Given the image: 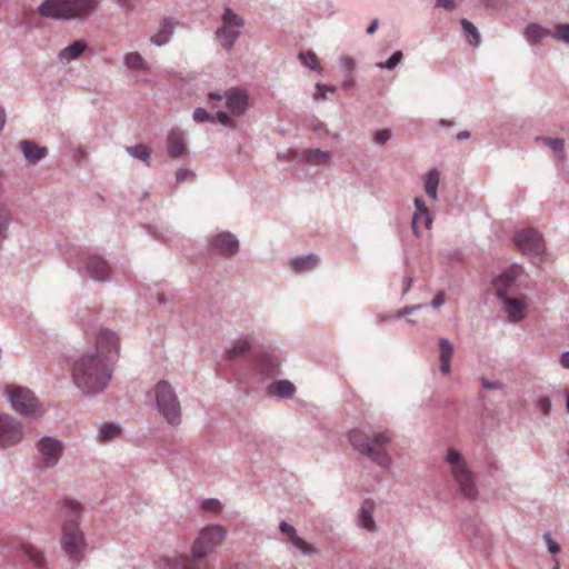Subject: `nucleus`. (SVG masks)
I'll use <instances>...</instances> for the list:
<instances>
[{
  "label": "nucleus",
  "instance_id": "e2e57ef3",
  "mask_svg": "<svg viewBox=\"0 0 569 569\" xmlns=\"http://www.w3.org/2000/svg\"><path fill=\"white\" fill-rule=\"evenodd\" d=\"M325 91L329 92V93H333L336 91V88L335 87H326Z\"/></svg>",
  "mask_w": 569,
  "mask_h": 569
},
{
  "label": "nucleus",
  "instance_id": "c756f323",
  "mask_svg": "<svg viewBox=\"0 0 569 569\" xmlns=\"http://www.w3.org/2000/svg\"><path fill=\"white\" fill-rule=\"evenodd\" d=\"M121 429L113 423H103L100 427V431H98V441L101 443H107L119 436Z\"/></svg>",
  "mask_w": 569,
  "mask_h": 569
},
{
  "label": "nucleus",
  "instance_id": "cd10ccee",
  "mask_svg": "<svg viewBox=\"0 0 569 569\" xmlns=\"http://www.w3.org/2000/svg\"><path fill=\"white\" fill-rule=\"evenodd\" d=\"M173 32V23L170 20H164L162 24H160L159 31L152 37H150V42L154 46H163L169 42L170 36Z\"/></svg>",
  "mask_w": 569,
  "mask_h": 569
},
{
  "label": "nucleus",
  "instance_id": "1a4fd4ad",
  "mask_svg": "<svg viewBox=\"0 0 569 569\" xmlns=\"http://www.w3.org/2000/svg\"><path fill=\"white\" fill-rule=\"evenodd\" d=\"M7 395H9L13 411L19 415L29 418L42 416V407L29 389L24 387H10L7 389Z\"/></svg>",
  "mask_w": 569,
  "mask_h": 569
},
{
  "label": "nucleus",
  "instance_id": "49530a36",
  "mask_svg": "<svg viewBox=\"0 0 569 569\" xmlns=\"http://www.w3.org/2000/svg\"><path fill=\"white\" fill-rule=\"evenodd\" d=\"M445 302L446 295H443V292H439L436 295V297H433L432 302H430V305H432L433 308H440V306H442Z\"/></svg>",
  "mask_w": 569,
  "mask_h": 569
},
{
  "label": "nucleus",
  "instance_id": "39448f33",
  "mask_svg": "<svg viewBox=\"0 0 569 569\" xmlns=\"http://www.w3.org/2000/svg\"><path fill=\"white\" fill-rule=\"evenodd\" d=\"M68 519L62 523L61 547L69 559L80 562L84 557V537L78 528V518L81 513V506L74 500L64 501Z\"/></svg>",
  "mask_w": 569,
  "mask_h": 569
},
{
  "label": "nucleus",
  "instance_id": "bf43d9fd",
  "mask_svg": "<svg viewBox=\"0 0 569 569\" xmlns=\"http://www.w3.org/2000/svg\"><path fill=\"white\" fill-rule=\"evenodd\" d=\"M222 97L217 93H209V102L218 101L220 102Z\"/></svg>",
  "mask_w": 569,
  "mask_h": 569
},
{
  "label": "nucleus",
  "instance_id": "69168bd1",
  "mask_svg": "<svg viewBox=\"0 0 569 569\" xmlns=\"http://www.w3.org/2000/svg\"><path fill=\"white\" fill-rule=\"evenodd\" d=\"M485 388H490V385L489 383H485Z\"/></svg>",
  "mask_w": 569,
  "mask_h": 569
},
{
  "label": "nucleus",
  "instance_id": "dca6fc26",
  "mask_svg": "<svg viewBox=\"0 0 569 569\" xmlns=\"http://www.w3.org/2000/svg\"><path fill=\"white\" fill-rule=\"evenodd\" d=\"M413 204H416V213H413L412 229L413 233L418 236L421 230L430 229L431 217L430 213H428L423 200L416 198V200H413Z\"/></svg>",
  "mask_w": 569,
  "mask_h": 569
},
{
  "label": "nucleus",
  "instance_id": "473e14b6",
  "mask_svg": "<svg viewBox=\"0 0 569 569\" xmlns=\"http://www.w3.org/2000/svg\"><path fill=\"white\" fill-rule=\"evenodd\" d=\"M461 28L462 31H465L466 37H468V42L471 46H478L480 41L479 32L477 31L476 27L469 22V20L463 19L461 20Z\"/></svg>",
  "mask_w": 569,
  "mask_h": 569
},
{
  "label": "nucleus",
  "instance_id": "423d86ee",
  "mask_svg": "<svg viewBox=\"0 0 569 569\" xmlns=\"http://www.w3.org/2000/svg\"><path fill=\"white\" fill-rule=\"evenodd\" d=\"M98 0H44L39 6V14L49 19H81L94 12Z\"/></svg>",
  "mask_w": 569,
  "mask_h": 569
},
{
  "label": "nucleus",
  "instance_id": "bb28decb",
  "mask_svg": "<svg viewBox=\"0 0 569 569\" xmlns=\"http://www.w3.org/2000/svg\"><path fill=\"white\" fill-rule=\"evenodd\" d=\"M547 37H551V30L538 24H528L527 29H525V38H527L528 42L531 44H537Z\"/></svg>",
  "mask_w": 569,
  "mask_h": 569
},
{
  "label": "nucleus",
  "instance_id": "4d7b16f0",
  "mask_svg": "<svg viewBox=\"0 0 569 569\" xmlns=\"http://www.w3.org/2000/svg\"><path fill=\"white\" fill-rule=\"evenodd\" d=\"M410 288H411V278L406 277V279H403L402 295L406 296L410 291Z\"/></svg>",
  "mask_w": 569,
  "mask_h": 569
},
{
  "label": "nucleus",
  "instance_id": "c9c22d12",
  "mask_svg": "<svg viewBox=\"0 0 569 569\" xmlns=\"http://www.w3.org/2000/svg\"><path fill=\"white\" fill-rule=\"evenodd\" d=\"M300 63L302 66L311 69V70H319V60L317 59L316 53L311 51H305L299 53Z\"/></svg>",
  "mask_w": 569,
  "mask_h": 569
},
{
  "label": "nucleus",
  "instance_id": "4be33fe9",
  "mask_svg": "<svg viewBox=\"0 0 569 569\" xmlns=\"http://www.w3.org/2000/svg\"><path fill=\"white\" fill-rule=\"evenodd\" d=\"M20 150H22L26 159H28L30 162H37L41 160L47 153V149L44 147H40L29 140L20 142Z\"/></svg>",
  "mask_w": 569,
  "mask_h": 569
},
{
  "label": "nucleus",
  "instance_id": "6ab92c4d",
  "mask_svg": "<svg viewBox=\"0 0 569 569\" xmlns=\"http://www.w3.org/2000/svg\"><path fill=\"white\" fill-rule=\"evenodd\" d=\"M302 160H305L306 164L312 167L327 166L330 162V152L308 149L302 151Z\"/></svg>",
  "mask_w": 569,
  "mask_h": 569
},
{
  "label": "nucleus",
  "instance_id": "5701e85b",
  "mask_svg": "<svg viewBox=\"0 0 569 569\" xmlns=\"http://www.w3.org/2000/svg\"><path fill=\"white\" fill-rule=\"evenodd\" d=\"M373 511L375 502L371 499L365 500L360 508V525L363 529L371 532L376 529L375 520L372 519Z\"/></svg>",
  "mask_w": 569,
  "mask_h": 569
},
{
  "label": "nucleus",
  "instance_id": "09e8293b",
  "mask_svg": "<svg viewBox=\"0 0 569 569\" xmlns=\"http://www.w3.org/2000/svg\"><path fill=\"white\" fill-rule=\"evenodd\" d=\"M547 547H549V552L552 555H557L560 551V547L558 543L550 539V537L546 536Z\"/></svg>",
  "mask_w": 569,
  "mask_h": 569
},
{
  "label": "nucleus",
  "instance_id": "393cba45",
  "mask_svg": "<svg viewBox=\"0 0 569 569\" xmlns=\"http://www.w3.org/2000/svg\"><path fill=\"white\" fill-rule=\"evenodd\" d=\"M20 551H22V555L28 557L29 561H31L34 567L39 569L43 568L46 559L43 558V553L40 549L31 543H22L20 545Z\"/></svg>",
  "mask_w": 569,
  "mask_h": 569
},
{
  "label": "nucleus",
  "instance_id": "4468645a",
  "mask_svg": "<svg viewBox=\"0 0 569 569\" xmlns=\"http://www.w3.org/2000/svg\"><path fill=\"white\" fill-rule=\"evenodd\" d=\"M224 100H227V109L233 116H241L248 108V94L242 89H230L224 92Z\"/></svg>",
  "mask_w": 569,
  "mask_h": 569
},
{
  "label": "nucleus",
  "instance_id": "b1692460",
  "mask_svg": "<svg viewBox=\"0 0 569 569\" xmlns=\"http://www.w3.org/2000/svg\"><path fill=\"white\" fill-rule=\"evenodd\" d=\"M267 391L272 397L290 398L293 396L295 387L289 380H279L272 382Z\"/></svg>",
  "mask_w": 569,
  "mask_h": 569
},
{
  "label": "nucleus",
  "instance_id": "9d476101",
  "mask_svg": "<svg viewBox=\"0 0 569 569\" xmlns=\"http://www.w3.org/2000/svg\"><path fill=\"white\" fill-rule=\"evenodd\" d=\"M243 27L244 20L240 16L230 8L224 9L223 16H221V27L217 30V40L224 50L230 51L234 47Z\"/></svg>",
  "mask_w": 569,
  "mask_h": 569
},
{
  "label": "nucleus",
  "instance_id": "72a5a7b5",
  "mask_svg": "<svg viewBox=\"0 0 569 569\" xmlns=\"http://www.w3.org/2000/svg\"><path fill=\"white\" fill-rule=\"evenodd\" d=\"M249 350L248 339H238L233 347L227 351V357L230 360L237 359Z\"/></svg>",
  "mask_w": 569,
  "mask_h": 569
},
{
  "label": "nucleus",
  "instance_id": "0eeeda50",
  "mask_svg": "<svg viewBox=\"0 0 569 569\" xmlns=\"http://www.w3.org/2000/svg\"><path fill=\"white\" fill-rule=\"evenodd\" d=\"M446 462L451 469V476L455 482L458 483L459 492L462 497L475 500L477 498L476 482H473L472 470L467 466L463 457L456 449L447 450Z\"/></svg>",
  "mask_w": 569,
  "mask_h": 569
},
{
  "label": "nucleus",
  "instance_id": "a19ab883",
  "mask_svg": "<svg viewBox=\"0 0 569 569\" xmlns=\"http://www.w3.org/2000/svg\"><path fill=\"white\" fill-rule=\"evenodd\" d=\"M391 138V131L388 129H381L373 136V141L378 146H383Z\"/></svg>",
  "mask_w": 569,
  "mask_h": 569
},
{
  "label": "nucleus",
  "instance_id": "a18cd8bd",
  "mask_svg": "<svg viewBox=\"0 0 569 569\" xmlns=\"http://www.w3.org/2000/svg\"><path fill=\"white\" fill-rule=\"evenodd\" d=\"M436 6L446 10H453L456 2L453 0H436Z\"/></svg>",
  "mask_w": 569,
  "mask_h": 569
},
{
  "label": "nucleus",
  "instance_id": "f704fd0d",
  "mask_svg": "<svg viewBox=\"0 0 569 569\" xmlns=\"http://www.w3.org/2000/svg\"><path fill=\"white\" fill-rule=\"evenodd\" d=\"M127 153L144 161L148 164L150 159V148L144 144H137L134 147H127Z\"/></svg>",
  "mask_w": 569,
  "mask_h": 569
},
{
  "label": "nucleus",
  "instance_id": "f3484780",
  "mask_svg": "<svg viewBox=\"0 0 569 569\" xmlns=\"http://www.w3.org/2000/svg\"><path fill=\"white\" fill-rule=\"evenodd\" d=\"M87 272L96 281H106L109 276V267L104 260L97 256H91L87 260Z\"/></svg>",
  "mask_w": 569,
  "mask_h": 569
},
{
  "label": "nucleus",
  "instance_id": "6e6552de",
  "mask_svg": "<svg viewBox=\"0 0 569 569\" xmlns=\"http://www.w3.org/2000/svg\"><path fill=\"white\" fill-rule=\"evenodd\" d=\"M153 398H156V406L160 416L168 423L178 426L180 422V403L172 386L166 380H160L153 387Z\"/></svg>",
  "mask_w": 569,
  "mask_h": 569
},
{
  "label": "nucleus",
  "instance_id": "f03ea898",
  "mask_svg": "<svg viewBox=\"0 0 569 569\" xmlns=\"http://www.w3.org/2000/svg\"><path fill=\"white\" fill-rule=\"evenodd\" d=\"M226 530L219 525L202 528L192 542L191 556H178L169 560L171 569H206L203 559L224 540Z\"/></svg>",
  "mask_w": 569,
  "mask_h": 569
},
{
  "label": "nucleus",
  "instance_id": "603ef678",
  "mask_svg": "<svg viewBox=\"0 0 569 569\" xmlns=\"http://www.w3.org/2000/svg\"><path fill=\"white\" fill-rule=\"evenodd\" d=\"M316 89H318V92H316L315 99L316 100H319V99L325 100L326 99V91H325L326 86L325 84H318V86H316Z\"/></svg>",
  "mask_w": 569,
  "mask_h": 569
},
{
  "label": "nucleus",
  "instance_id": "ddd939ff",
  "mask_svg": "<svg viewBox=\"0 0 569 569\" xmlns=\"http://www.w3.org/2000/svg\"><path fill=\"white\" fill-rule=\"evenodd\" d=\"M38 450L42 457V465H44L46 468H51L59 461L62 455V445L54 438L44 437L39 440Z\"/></svg>",
  "mask_w": 569,
  "mask_h": 569
},
{
  "label": "nucleus",
  "instance_id": "a878e982",
  "mask_svg": "<svg viewBox=\"0 0 569 569\" xmlns=\"http://www.w3.org/2000/svg\"><path fill=\"white\" fill-rule=\"evenodd\" d=\"M317 266V257L313 254H309L307 257H299L290 261V268H292L293 272H308L315 269Z\"/></svg>",
  "mask_w": 569,
  "mask_h": 569
},
{
  "label": "nucleus",
  "instance_id": "338daca9",
  "mask_svg": "<svg viewBox=\"0 0 569 569\" xmlns=\"http://www.w3.org/2000/svg\"><path fill=\"white\" fill-rule=\"evenodd\" d=\"M553 569H558V566L556 568H553Z\"/></svg>",
  "mask_w": 569,
  "mask_h": 569
},
{
  "label": "nucleus",
  "instance_id": "13d9d810",
  "mask_svg": "<svg viewBox=\"0 0 569 569\" xmlns=\"http://www.w3.org/2000/svg\"><path fill=\"white\" fill-rule=\"evenodd\" d=\"M378 28V21L377 20H373V22H371L370 27H368L367 29V33L368 34H372L375 33L376 29Z\"/></svg>",
  "mask_w": 569,
  "mask_h": 569
},
{
  "label": "nucleus",
  "instance_id": "6e6d98bb",
  "mask_svg": "<svg viewBox=\"0 0 569 569\" xmlns=\"http://www.w3.org/2000/svg\"><path fill=\"white\" fill-rule=\"evenodd\" d=\"M560 366L565 369H569V352H563L562 356H560Z\"/></svg>",
  "mask_w": 569,
  "mask_h": 569
},
{
  "label": "nucleus",
  "instance_id": "aec40b11",
  "mask_svg": "<svg viewBox=\"0 0 569 569\" xmlns=\"http://www.w3.org/2000/svg\"><path fill=\"white\" fill-rule=\"evenodd\" d=\"M453 355V346L447 339H440L439 341V361L440 372L442 375H450V360Z\"/></svg>",
  "mask_w": 569,
  "mask_h": 569
},
{
  "label": "nucleus",
  "instance_id": "4c0bfd02",
  "mask_svg": "<svg viewBox=\"0 0 569 569\" xmlns=\"http://www.w3.org/2000/svg\"><path fill=\"white\" fill-rule=\"evenodd\" d=\"M538 141L542 142L543 146L550 148L557 154H561L563 152V140L560 138H541Z\"/></svg>",
  "mask_w": 569,
  "mask_h": 569
},
{
  "label": "nucleus",
  "instance_id": "680f3d73",
  "mask_svg": "<svg viewBox=\"0 0 569 569\" xmlns=\"http://www.w3.org/2000/svg\"><path fill=\"white\" fill-rule=\"evenodd\" d=\"M4 124V113L3 110L0 108V130L3 128Z\"/></svg>",
  "mask_w": 569,
  "mask_h": 569
},
{
  "label": "nucleus",
  "instance_id": "864d4df0",
  "mask_svg": "<svg viewBox=\"0 0 569 569\" xmlns=\"http://www.w3.org/2000/svg\"><path fill=\"white\" fill-rule=\"evenodd\" d=\"M419 308H420V305L416 306V307H406L402 310L398 311V318L407 317L408 315H410V312H412Z\"/></svg>",
  "mask_w": 569,
  "mask_h": 569
},
{
  "label": "nucleus",
  "instance_id": "58836bf2",
  "mask_svg": "<svg viewBox=\"0 0 569 569\" xmlns=\"http://www.w3.org/2000/svg\"><path fill=\"white\" fill-rule=\"evenodd\" d=\"M402 58L403 53H401V51H396L393 52V54L390 56V58H388L386 62H380L377 66L378 68H386L388 70H391L398 66Z\"/></svg>",
  "mask_w": 569,
  "mask_h": 569
},
{
  "label": "nucleus",
  "instance_id": "7c9ffc66",
  "mask_svg": "<svg viewBox=\"0 0 569 569\" xmlns=\"http://www.w3.org/2000/svg\"><path fill=\"white\" fill-rule=\"evenodd\" d=\"M123 63L132 70H148L147 61L137 51L127 53L126 58H123Z\"/></svg>",
  "mask_w": 569,
  "mask_h": 569
},
{
  "label": "nucleus",
  "instance_id": "3c124183",
  "mask_svg": "<svg viewBox=\"0 0 569 569\" xmlns=\"http://www.w3.org/2000/svg\"><path fill=\"white\" fill-rule=\"evenodd\" d=\"M192 172L189 170L180 169L178 170V173H176V179H178L179 182L186 181L187 178L192 177Z\"/></svg>",
  "mask_w": 569,
  "mask_h": 569
},
{
  "label": "nucleus",
  "instance_id": "e433bc0d",
  "mask_svg": "<svg viewBox=\"0 0 569 569\" xmlns=\"http://www.w3.org/2000/svg\"><path fill=\"white\" fill-rule=\"evenodd\" d=\"M552 38L556 41L569 44V24H557L552 30Z\"/></svg>",
  "mask_w": 569,
  "mask_h": 569
},
{
  "label": "nucleus",
  "instance_id": "79ce46f5",
  "mask_svg": "<svg viewBox=\"0 0 569 569\" xmlns=\"http://www.w3.org/2000/svg\"><path fill=\"white\" fill-rule=\"evenodd\" d=\"M217 120L226 128H234V121L224 111H217Z\"/></svg>",
  "mask_w": 569,
  "mask_h": 569
},
{
  "label": "nucleus",
  "instance_id": "37998d69",
  "mask_svg": "<svg viewBox=\"0 0 569 569\" xmlns=\"http://www.w3.org/2000/svg\"><path fill=\"white\" fill-rule=\"evenodd\" d=\"M192 119H194L196 122L201 123L209 120L210 116L204 109L198 108L194 110V112H192Z\"/></svg>",
  "mask_w": 569,
  "mask_h": 569
},
{
  "label": "nucleus",
  "instance_id": "8fccbe9b",
  "mask_svg": "<svg viewBox=\"0 0 569 569\" xmlns=\"http://www.w3.org/2000/svg\"><path fill=\"white\" fill-rule=\"evenodd\" d=\"M341 64L349 71L355 69V60H352V58L349 56L341 58Z\"/></svg>",
  "mask_w": 569,
  "mask_h": 569
},
{
  "label": "nucleus",
  "instance_id": "2f4dec72",
  "mask_svg": "<svg viewBox=\"0 0 569 569\" xmlns=\"http://www.w3.org/2000/svg\"><path fill=\"white\" fill-rule=\"evenodd\" d=\"M437 186H438V172L437 170H431L427 172L426 178H423V189H426L427 196L432 200L437 199Z\"/></svg>",
  "mask_w": 569,
  "mask_h": 569
},
{
  "label": "nucleus",
  "instance_id": "9b49d317",
  "mask_svg": "<svg viewBox=\"0 0 569 569\" xmlns=\"http://www.w3.org/2000/svg\"><path fill=\"white\" fill-rule=\"evenodd\" d=\"M513 241L523 254L539 256L543 253V238L533 228L520 230L515 234Z\"/></svg>",
  "mask_w": 569,
  "mask_h": 569
},
{
  "label": "nucleus",
  "instance_id": "c85d7f7f",
  "mask_svg": "<svg viewBox=\"0 0 569 569\" xmlns=\"http://www.w3.org/2000/svg\"><path fill=\"white\" fill-rule=\"evenodd\" d=\"M86 43L84 41H74L71 43V46L67 47L66 49H62L61 52H59V59H61L62 62H70L74 60L76 58L80 57L82 52H84Z\"/></svg>",
  "mask_w": 569,
  "mask_h": 569
},
{
  "label": "nucleus",
  "instance_id": "412c9836",
  "mask_svg": "<svg viewBox=\"0 0 569 569\" xmlns=\"http://www.w3.org/2000/svg\"><path fill=\"white\" fill-rule=\"evenodd\" d=\"M168 152L171 158H178L186 153V144L183 143V134L179 130H172L168 136Z\"/></svg>",
  "mask_w": 569,
  "mask_h": 569
},
{
  "label": "nucleus",
  "instance_id": "c03bdc74",
  "mask_svg": "<svg viewBox=\"0 0 569 569\" xmlns=\"http://www.w3.org/2000/svg\"><path fill=\"white\" fill-rule=\"evenodd\" d=\"M8 224V211L3 207H0V238L3 234L4 229Z\"/></svg>",
  "mask_w": 569,
  "mask_h": 569
},
{
  "label": "nucleus",
  "instance_id": "a211bd4d",
  "mask_svg": "<svg viewBox=\"0 0 569 569\" xmlns=\"http://www.w3.org/2000/svg\"><path fill=\"white\" fill-rule=\"evenodd\" d=\"M280 532L289 536L290 542H292L293 547L300 550V552L305 555H312L316 550L311 545L306 542L303 539L297 536L295 532V528L287 522H280Z\"/></svg>",
  "mask_w": 569,
  "mask_h": 569
},
{
  "label": "nucleus",
  "instance_id": "052dcab7",
  "mask_svg": "<svg viewBox=\"0 0 569 569\" xmlns=\"http://www.w3.org/2000/svg\"><path fill=\"white\" fill-rule=\"evenodd\" d=\"M467 138H469V131H462V132L458 133L459 140L467 139Z\"/></svg>",
  "mask_w": 569,
  "mask_h": 569
},
{
  "label": "nucleus",
  "instance_id": "0e129e2a",
  "mask_svg": "<svg viewBox=\"0 0 569 569\" xmlns=\"http://www.w3.org/2000/svg\"><path fill=\"white\" fill-rule=\"evenodd\" d=\"M566 407H567V412L569 413V393L567 395Z\"/></svg>",
  "mask_w": 569,
  "mask_h": 569
},
{
  "label": "nucleus",
  "instance_id": "5fc2aeb1",
  "mask_svg": "<svg viewBox=\"0 0 569 569\" xmlns=\"http://www.w3.org/2000/svg\"><path fill=\"white\" fill-rule=\"evenodd\" d=\"M260 370H262V373L270 376L274 373V370H277V365L272 363L268 367H263L262 365H260Z\"/></svg>",
  "mask_w": 569,
  "mask_h": 569
},
{
  "label": "nucleus",
  "instance_id": "20e7f679",
  "mask_svg": "<svg viewBox=\"0 0 569 569\" xmlns=\"http://www.w3.org/2000/svg\"><path fill=\"white\" fill-rule=\"evenodd\" d=\"M348 439L353 449L378 463V466L388 468L391 465V458L386 451V446L391 441L388 431H379L375 433L373 438H370L361 430L353 429L349 431Z\"/></svg>",
  "mask_w": 569,
  "mask_h": 569
},
{
  "label": "nucleus",
  "instance_id": "ea45409f",
  "mask_svg": "<svg viewBox=\"0 0 569 569\" xmlns=\"http://www.w3.org/2000/svg\"><path fill=\"white\" fill-rule=\"evenodd\" d=\"M201 508L208 512H219L221 503L217 499H208L202 501Z\"/></svg>",
  "mask_w": 569,
  "mask_h": 569
},
{
  "label": "nucleus",
  "instance_id": "7ed1b4c3",
  "mask_svg": "<svg viewBox=\"0 0 569 569\" xmlns=\"http://www.w3.org/2000/svg\"><path fill=\"white\" fill-rule=\"evenodd\" d=\"M522 274V269L519 266L508 268L503 273L495 279V289H497L498 298L503 301L505 312H507L508 321L518 323L526 316V299L512 296L515 291V283Z\"/></svg>",
  "mask_w": 569,
  "mask_h": 569
},
{
  "label": "nucleus",
  "instance_id": "f8f14e48",
  "mask_svg": "<svg viewBox=\"0 0 569 569\" xmlns=\"http://www.w3.org/2000/svg\"><path fill=\"white\" fill-rule=\"evenodd\" d=\"M23 439L19 420L9 415H0V448L17 446Z\"/></svg>",
  "mask_w": 569,
  "mask_h": 569
},
{
  "label": "nucleus",
  "instance_id": "f257e3e1",
  "mask_svg": "<svg viewBox=\"0 0 569 569\" xmlns=\"http://www.w3.org/2000/svg\"><path fill=\"white\" fill-rule=\"evenodd\" d=\"M119 339L117 333L100 329L94 336V350L80 356L73 363V382L81 392L99 393L111 379V361L117 358Z\"/></svg>",
  "mask_w": 569,
  "mask_h": 569
},
{
  "label": "nucleus",
  "instance_id": "de8ad7c7",
  "mask_svg": "<svg viewBox=\"0 0 569 569\" xmlns=\"http://www.w3.org/2000/svg\"><path fill=\"white\" fill-rule=\"evenodd\" d=\"M538 406H540V410H542L543 415L547 416L550 412V407H551L550 399H548V398L540 399V401H538Z\"/></svg>",
  "mask_w": 569,
  "mask_h": 569
},
{
  "label": "nucleus",
  "instance_id": "2eb2a0df",
  "mask_svg": "<svg viewBox=\"0 0 569 569\" xmlns=\"http://www.w3.org/2000/svg\"><path fill=\"white\" fill-rule=\"evenodd\" d=\"M211 248L224 257H231L238 252V240L229 232L218 233L211 238Z\"/></svg>",
  "mask_w": 569,
  "mask_h": 569
}]
</instances>
